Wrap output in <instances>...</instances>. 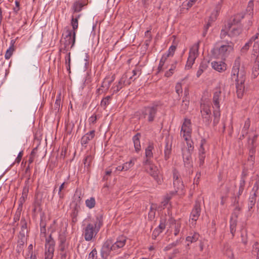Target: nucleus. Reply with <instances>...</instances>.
Masks as SVG:
<instances>
[{"label":"nucleus","instance_id":"61","mask_svg":"<svg viewBox=\"0 0 259 259\" xmlns=\"http://www.w3.org/2000/svg\"><path fill=\"white\" fill-rule=\"evenodd\" d=\"M97 251L96 248L93 249V250L89 253L88 259H95V257H97Z\"/></svg>","mask_w":259,"mask_h":259},{"label":"nucleus","instance_id":"24","mask_svg":"<svg viewBox=\"0 0 259 259\" xmlns=\"http://www.w3.org/2000/svg\"><path fill=\"white\" fill-rule=\"evenodd\" d=\"M245 185V180L243 177H242L240 181L239 187L238 192L237 193V196L235 198V201H236V202L237 203H238V200H239V198L240 196L241 195V194H242V193L244 190Z\"/></svg>","mask_w":259,"mask_h":259},{"label":"nucleus","instance_id":"44","mask_svg":"<svg viewBox=\"0 0 259 259\" xmlns=\"http://www.w3.org/2000/svg\"><path fill=\"white\" fill-rule=\"evenodd\" d=\"M96 204L95 199L94 197H91L85 201L86 206L90 209L93 208L95 207Z\"/></svg>","mask_w":259,"mask_h":259},{"label":"nucleus","instance_id":"47","mask_svg":"<svg viewBox=\"0 0 259 259\" xmlns=\"http://www.w3.org/2000/svg\"><path fill=\"white\" fill-rule=\"evenodd\" d=\"M222 7L221 3H219L215 8L214 11L215 14H212L211 16L210 17V18L212 19V20H213V19H216L217 16L218 15L219 13H220V11L221 10Z\"/></svg>","mask_w":259,"mask_h":259},{"label":"nucleus","instance_id":"4","mask_svg":"<svg viewBox=\"0 0 259 259\" xmlns=\"http://www.w3.org/2000/svg\"><path fill=\"white\" fill-rule=\"evenodd\" d=\"M66 35L64 40H61V45L59 49V53L63 54L68 53V51L72 49L75 44L76 35L73 32V35L71 34L69 29L65 31Z\"/></svg>","mask_w":259,"mask_h":259},{"label":"nucleus","instance_id":"20","mask_svg":"<svg viewBox=\"0 0 259 259\" xmlns=\"http://www.w3.org/2000/svg\"><path fill=\"white\" fill-rule=\"evenodd\" d=\"M146 169L157 182H158V174L159 171L156 166L154 164H150L149 166L146 167Z\"/></svg>","mask_w":259,"mask_h":259},{"label":"nucleus","instance_id":"37","mask_svg":"<svg viewBox=\"0 0 259 259\" xmlns=\"http://www.w3.org/2000/svg\"><path fill=\"white\" fill-rule=\"evenodd\" d=\"M137 161V158H133L129 161L125 162L122 165V168H124V170H127L130 168L132 167L135 164L136 161Z\"/></svg>","mask_w":259,"mask_h":259},{"label":"nucleus","instance_id":"42","mask_svg":"<svg viewBox=\"0 0 259 259\" xmlns=\"http://www.w3.org/2000/svg\"><path fill=\"white\" fill-rule=\"evenodd\" d=\"M154 149V147L152 145H149L145 149V156L146 158H151L153 157L152 150Z\"/></svg>","mask_w":259,"mask_h":259},{"label":"nucleus","instance_id":"50","mask_svg":"<svg viewBox=\"0 0 259 259\" xmlns=\"http://www.w3.org/2000/svg\"><path fill=\"white\" fill-rule=\"evenodd\" d=\"M112 96H108L105 98H104L101 102V106H103L105 108L106 107V106L109 105L110 103V101L111 99Z\"/></svg>","mask_w":259,"mask_h":259},{"label":"nucleus","instance_id":"38","mask_svg":"<svg viewBox=\"0 0 259 259\" xmlns=\"http://www.w3.org/2000/svg\"><path fill=\"white\" fill-rule=\"evenodd\" d=\"M66 56L65 57V65L66 66V69L68 72L70 73L71 72V53L69 52L68 53H66Z\"/></svg>","mask_w":259,"mask_h":259},{"label":"nucleus","instance_id":"2","mask_svg":"<svg viewBox=\"0 0 259 259\" xmlns=\"http://www.w3.org/2000/svg\"><path fill=\"white\" fill-rule=\"evenodd\" d=\"M102 225L103 221L101 217L85 219L83 225V235L85 240L90 241L95 238Z\"/></svg>","mask_w":259,"mask_h":259},{"label":"nucleus","instance_id":"59","mask_svg":"<svg viewBox=\"0 0 259 259\" xmlns=\"http://www.w3.org/2000/svg\"><path fill=\"white\" fill-rule=\"evenodd\" d=\"M176 50V47L175 46L172 45L169 48L168 52L165 54H168L169 57L173 56Z\"/></svg>","mask_w":259,"mask_h":259},{"label":"nucleus","instance_id":"8","mask_svg":"<svg viewBox=\"0 0 259 259\" xmlns=\"http://www.w3.org/2000/svg\"><path fill=\"white\" fill-rule=\"evenodd\" d=\"M253 51L254 53H258L252 68V77L253 78H259V40L253 41Z\"/></svg>","mask_w":259,"mask_h":259},{"label":"nucleus","instance_id":"36","mask_svg":"<svg viewBox=\"0 0 259 259\" xmlns=\"http://www.w3.org/2000/svg\"><path fill=\"white\" fill-rule=\"evenodd\" d=\"M237 226V220L236 219H233L231 218L230 221V232L232 234V237L235 235L236 232V228Z\"/></svg>","mask_w":259,"mask_h":259},{"label":"nucleus","instance_id":"56","mask_svg":"<svg viewBox=\"0 0 259 259\" xmlns=\"http://www.w3.org/2000/svg\"><path fill=\"white\" fill-rule=\"evenodd\" d=\"M93 160L92 156L91 155H88L85 157V158L84 159V164L85 166H90L91 163L92 162Z\"/></svg>","mask_w":259,"mask_h":259},{"label":"nucleus","instance_id":"22","mask_svg":"<svg viewBox=\"0 0 259 259\" xmlns=\"http://www.w3.org/2000/svg\"><path fill=\"white\" fill-rule=\"evenodd\" d=\"M211 66L214 70L220 72L227 69V65L224 61H213L211 62Z\"/></svg>","mask_w":259,"mask_h":259},{"label":"nucleus","instance_id":"60","mask_svg":"<svg viewBox=\"0 0 259 259\" xmlns=\"http://www.w3.org/2000/svg\"><path fill=\"white\" fill-rule=\"evenodd\" d=\"M252 42L249 39V41L246 42L245 45L242 48V52H246L249 48L250 46L252 45Z\"/></svg>","mask_w":259,"mask_h":259},{"label":"nucleus","instance_id":"45","mask_svg":"<svg viewBox=\"0 0 259 259\" xmlns=\"http://www.w3.org/2000/svg\"><path fill=\"white\" fill-rule=\"evenodd\" d=\"M250 125V121L249 118H247L244 123V126L242 130V133H243L244 135H247L248 134V130Z\"/></svg>","mask_w":259,"mask_h":259},{"label":"nucleus","instance_id":"62","mask_svg":"<svg viewBox=\"0 0 259 259\" xmlns=\"http://www.w3.org/2000/svg\"><path fill=\"white\" fill-rule=\"evenodd\" d=\"M241 237L242 238V242L244 244L247 243V234L246 231H242L241 233Z\"/></svg>","mask_w":259,"mask_h":259},{"label":"nucleus","instance_id":"46","mask_svg":"<svg viewBox=\"0 0 259 259\" xmlns=\"http://www.w3.org/2000/svg\"><path fill=\"white\" fill-rule=\"evenodd\" d=\"M61 105V94L57 96L55 103L54 104V108L56 112H59Z\"/></svg>","mask_w":259,"mask_h":259},{"label":"nucleus","instance_id":"26","mask_svg":"<svg viewBox=\"0 0 259 259\" xmlns=\"http://www.w3.org/2000/svg\"><path fill=\"white\" fill-rule=\"evenodd\" d=\"M199 238V234L197 232H191L188 236L186 238V241L190 243L196 242Z\"/></svg>","mask_w":259,"mask_h":259},{"label":"nucleus","instance_id":"48","mask_svg":"<svg viewBox=\"0 0 259 259\" xmlns=\"http://www.w3.org/2000/svg\"><path fill=\"white\" fill-rule=\"evenodd\" d=\"M220 37L221 38V40H226L227 39L231 40L230 33H228V32L224 29H222L220 34Z\"/></svg>","mask_w":259,"mask_h":259},{"label":"nucleus","instance_id":"17","mask_svg":"<svg viewBox=\"0 0 259 259\" xmlns=\"http://www.w3.org/2000/svg\"><path fill=\"white\" fill-rule=\"evenodd\" d=\"M95 131L92 130L82 137L80 140V143L82 146L87 147V145L89 141L95 137Z\"/></svg>","mask_w":259,"mask_h":259},{"label":"nucleus","instance_id":"49","mask_svg":"<svg viewBox=\"0 0 259 259\" xmlns=\"http://www.w3.org/2000/svg\"><path fill=\"white\" fill-rule=\"evenodd\" d=\"M81 193L80 191L77 190H76L75 193L74 195V201L76 202V204L77 205L78 203H80L81 201Z\"/></svg>","mask_w":259,"mask_h":259},{"label":"nucleus","instance_id":"52","mask_svg":"<svg viewBox=\"0 0 259 259\" xmlns=\"http://www.w3.org/2000/svg\"><path fill=\"white\" fill-rule=\"evenodd\" d=\"M67 184V183L63 182L59 187L58 195L60 199H63L64 197V193L62 190L65 188V185Z\"/></svg>","mask_w":259,"mask_h":259},{"label":"nucleus","instance_id":"58","mask_svg":"<svg viewBox=\"0 0 259 259\" xmlns=\"http://www.w3.org/2000/svg\"><path fill=\"white\" fill-rule=\"evenodd\" d=\"M101 88H103L106 93L110 88V83L106 82V78H105L101 85Z\"/></svg>","mask_w":259,"mask_h":259},{"label":"nucleus","instance_id":"12","mask_svg":"<svg viewBox=\"0 0 259 259\" xmlns=\"http://www.w3.org/2000/svg\"><path fill=\"white\" fill-rule=\"evenodd\" d=\"M191 121L190 119H185L181 127V136L184 138L185 140H188V138H191Z\"/></svg>","mask_w":259,"mask_h":259},{"label":"nucleus","instance_id":"31","mask_svg":"<svg viewBox=\"0 0 259 259\" xmlns=\"http://www.w3.org/2000/svg\"><path fill=\"white\" fill-rule=\"evenodd\" d=\"M121 78L123 81H124V84L126 86L130 85L132 82L137 78V77H134V78H133V77H128L127 73H125L122 75Z\"/></svg>","mask_w":259,"mask_h":259},{"label":"nucleus","instance_id":"32","mask_svg":"<svg viewBox=\"0 0 259 259\" xmlns=\"http://www.w3.org/2000/svg\"><path fill=\"white\" fill-rule=\"evenodd\" d=\"M224 253L230 259H234L232 249L229 244H225L223 249Z\"/></svg>","mask_w":259,"mask_h":259},{"label":"nucleus","instance_id":"51","mask_svg":"<svg viewBox=\"0 0 259 259\" xmlns=\"http://www.w3.org/2000/svg\"><path fill=\"white\" fill-rule=\"evenodd\" d=\"M241 32V29L239 28L233 27L230 32L231 38L238 35Z\"/></svg>","mask_w":259,"mask_h":259},{"label":"nucleus","instance_id":"35","mask_svg":"<svg viewBox=\"0 0 259 259\" xmlns=\"http://www.w3.org/2000/svg\"><path fill=\"white\" fill-rule=\"evenodd\" d=\"M207 64L205 62H202L199 67L198 70L196 73L197 77H199L202 73L207 69Z\"/></svg>","mask_w":259,"mask_h":259},{"label":"nucleus","instance_id":"15","mask_svg":"<svg viewBox=\"0 0 259 259\" xmlns=\"http://www.w3.org/2000/svg\"><path fill=\"white\" fill-rule=\"evenodd\" d=\"M222 91L220 88L214 90L212 98V107L213 109H220V102L222 101Z\"/></svg>","mask_w":259,"mask_h":259},{"label":"nucleus","instance_id":"53","mask_svg":"<svg viewBox=\"0 0 259 259\" xmlns=\"http://www.w3.org/2000/svg\"><path fill=\"white\" fill-rule=\"evenodd\" d=\"M83 6L78 2H75L73 6V9L74 12H79L81 11Z\"/></svg>","mask_w":259,"mask_h":259},{"label":"nucleus","instance_id":"57","mask_svg":"<svg viewBox=\"0 0 259 259\" xmlns=\"http://www.w3.org/2000/svg\"><path fill=\"white\" fill-rule=\"evenodd\" d=\"M175 89L176 93L179 96H180V94H182L183 92V90L181 83L178 82L176 85Z\"/></svg>","mask_w":259,"mask_h":259},{"label":"nucleus","instance_id":"5","mask_svg":"<svg viewBox=\"0 0 259 259\" xmlns=\"http://www.w3.org/2000/svg\"><path fill=\"white\" fill-rule=\"evenodd\" d=\"M200 41L193 45L189 51V57L185 66L186 69H190L195 62V59L198 56V50L199 48Z\"/></svg>","mask_w":259,"mask_h":259},{"label":"nucleus","instance_id":"64","mask_svg":"<svg viewBox=\"0 0 259 259\" xmlns=\"http://www.w3.org/2000/svg\"><path fill=\"white\" fill-rule=\"evenodd\" d=\"M162 232L157 228H155L152 233V237L153 239H155L156 237Z\"/></svg>","mask_w":259,"mask_h":259},{"label":"nucleus","instance_id":"30","mask_svg":"<svg viewBox=\"0 0 259 259\" xmlns=\"http://www.w3.org/2000/svg\"><path fill=\"white\" fill-rule=\"evenodd\" d=\"M15 41L14 40L11 41V45L9 49L7 50L5 57L6 59H9L13 55V53L15 50L14 44Z\"/></svg>","mask_w":259,"mask_h":259},{"label":"nucleus","instance_id":"63","mask_svg":"<svg viewBox=\"0 0 259 259\" xmlns=\"http://www.w3.org/2000/svg\"><path fill=\"white\" fill-rule=\"evenodd\" d=\"M28 190H29V188H28V187L27 186H25L23 189L22 196V198H23V201H25V198L27 197V194L28 193Z\"/></svg>","mask_w":259,"mask_h":259},{"label":"nucleus","instance_id":"3","mask_svg":"<svg viewBox=\"0 0 259 259\" xmlns=\"http://www.w3.org/2000/svg\"><path fill=\"white\" fill-rule=\"evenodd\" d=\"M234 44L231 40H221L217 42L211 50L212 55L216 58L225 61L233 51Z\"/></svg>","mask_w":259,"mask_h":259},{"label":"nucleus","instance_id":"14","mask_svg":"<svg viewBox=\"0 0 259 259\" xmlns=\"http://www.w3.org/2000/svg\"><path fill=\"white\" fill-rule=\"evenodd\" d=\"M111 251H114L113 248V241L112 239H107L103 244L101 250V254L103 258H106L110 254Z\"/></svg>","mask_w":259,"mask_h":259},{"label":"nucleus","instance_id":"39","mask_svg":"<svg viewBox=\"0 0 259 259\" xmlns=\"http://www.w3.org/2000/svg\"><path fill=\"white\" fill-rule=\"evenodd\" d=\"M124 81H123L122 78L121 77L120 80L118 81L117 84L113 87V89H114L113 91V94L117 93L123 87L126 86L125 84H124Z\"/></svg>","mask_w":259,"mask_h":259},{"label":"nucleus","instance_id":"9","mask_svg":"<svg viewBox=\"0 0 259 259\" xmlns=\"http://www.w3.org/2000/svg\"><path fill=\"white\" fill-rule=\"evenodd\" d=\"M259 188V182L256 181L252 188V191L253 193L249 197L248 201V213L250 216L251 215L253 211H252V209L254 207L255 204L256 203V192L258 190Z\"/></svg>","mask_w":259,"mask_h":259},{"label":"nucleus","instance_id":"21","mask_svg":"<svg viewBox=\"0 0 259 259\" xmlns=\"http://www.w3.org/2000/svg\"><path fill=\"white\" fill-rule=\"evenodd\" d=\"M183 158L184 165L189 169L192 167V153L183 151Z\"/></svg>","mask_w":259,"mask_h":259},{"label":"nucleus","instance_id":"19","mask_svg":"<svg viewBox=\"0 0 259 259\" xmlns=\"http://www.w3.org/2000/svg\"><path fill=\"white\" fill-rule=\"evenodd\" d=\"M126 239L125 236H121L117 238L116 241L113 242V248L114 251H117L118 249L123 247L126 243Z\"/></svg>","mask_w":259,"mask_h":259},{"label":"nucleus","instance_id":"43","mask_svg":"<svg viewBox=\"0 0 259 259\" xmlns=\"http://www.w3.org/2000/svg\"><path fill=\"white\" fill-rule=\"evenodd\" d=\"M255 145L250 146L249 151V160L252 161L254 160L255 153Z\"/></svg>","mask_w":259,"mask_h":259},{"label":"nucleus","instance_id":"18","mask_svg":"<svg viewBox=\"0 0 259 259\" xmlns=\"http://www.w3.org/2000/svg\"><path fill=\"white\" fill-rule=\"evenodd\" d=\"M172 143L167 138L165 140V146L164 149V158L165 160H167L171 155Z\"/></svg>","mask_w":259,"mask_h":259},{"label":"nucleus","instance_id":"7","mask_svg":"<svg viewBox=\"0 0 259 259\" xmlns=\"http://www.w3.org/2000/svg\"><path fill=\"white\" fill-rule=\"evenodd\" d=\"M158 105L153 104L152 106L145 107L142 110V114L144 118H147L149 122H152L155 118L157 112Z\"/></svg>","mask_w":259,"mask_h":259},{"label":"nucleus","instance_id":"55","mask_svg":"<svg viewBox=\"0 0 259 259\" xmlns=\"http://www.w3.org/2000/svg\"><path fill=\"white\" fill-rule=\"evenodd\" d=\"M258 244L255 242L253 246V252L256 255V259H259V247Z\"/></svg>","mask_w":259,"mask_h":259},{"label":"nucleus","instance_id":"41","mask_svg":"<svg viewBox=\"0 0 259 259\" xmlns=\"http://www.w3.org/2000/svg\"><path fill=\"white\" fill-rule=\"evenodd\" d=\"M60 259H70V252L68 249L64 250H59Z\"/></svg>","mask_w":259,"mask_h":259},{"label":"nucleus","instance_id":"6","mask_svg":"<svg viewBox=\"0 0 259 259\" xmlns=\"http://www.w3.org/2000/svg\"><path fill=\"white\" fill-rule=\"evenodd\" d=\"M55 241L53 238L52 234L46 239L45 259H52L55 251Z\"/></svg>","mask_w":259,"mask_h":259},{"label":"nucleus","instance_id":"40","mask_svg":"<svg viewBox=\"0 0 259 259\" xmlns=\"http://www.w3.org/2000/svg\"><path fill=\"white\" fill-rule=\"evenodd\" d=\"M186 141L187 148V150L183 151V152H186L188 153H192L194 150V146L193 142L192 140H191V138H188V140H185Z\"/></svg>","mask_w":259,"mask_h":259},{"label":"nucleus","instance_id":"29","mask_svg":"<svg viewBox=\"0 0 259 259\" xmlns=\"http://www.w3.org/2000/svg\"><path fill=\"white\" fill-rule=\"evenodd\" d=\"M172 225L174 226V234L175 236H177L180 233V229L181 228V223L179 220H174L172 221Z\"/></svg>","mask_w":259,"mask_h":259},{"label":"nucleus","instance_id":"16","mask_svg":"<svg viewBox=\"0 0 259 259\" xmlns=\"http://www.w3.org/2000/svg\"><path fill=\"white\" fill-rule=\"evenodd\" d=\"M201 116L203 119V121L207 125H209L210 123V114L211 111L210 107L208 105L204 104L201 106Z\"/></svg>","mask_w":259,"mask_h":259},{"label":"nucleus","instance_id":"27","mask_svg":"<svg viewBox=\"0 0 259 259\" xmlns=\"http://www.w3.org/2000/svg\"><path fill=\"white\" fill-rule=\"evenodd\" d=\"M173 184L175 188V191L171 192V195H174L179 190H182L184 188V185L181 180L174 181Z\"/></svg>","mask_w":259,"mask_h":259},{"label":"nucleus","instance_id":"33","mask_svg":"<svg viewBox=\"0 0 259 259\" xmlns=\"http://www.w3.org/2000/svg\"><path fill=\"white\" fill-rule=\"evenodd\" d=\"M213 126H217L219 123L220 119V109H213Z\"/></svg>","mask_w":259,"mask_h":259},{"label":"nucleus","instance_id":"13","mask_svg":"<svg viewBox=\"0 0 259 259\" xmlns=\"http://www.w3.org/2000/svg\"><path fill=\"white\" fill-rule=\"evenodd\" d=\"M201 211V202L197 199L195 201V204L190 215V219L194 222L193 225H195V222L198 220L200 215Z\"/></svg>","mask_w":259,"mask_h":259},{"label":"nucleus","instance_id":"54","mask_svg":"<svg viewBox=\"0 0 259 259\" xmlns=\"http://www.w3.org/2000/svg\"><path fill=\"white\" fill-rule=\"evenodd\" d=\"M253 3L252 1H249L246 9V11L248 13L249 15H251L253 13Z\"/></svg>","mask_w":259,"mask_h":259},{"label":"nucleus","instance_id":"28","mask_svg":"<svg viewBox=\"0 0 259 259\" xmlns=\"http://www.w3.org/2000/svg\"><path fill=\"white\" fill-rule=\"evenodd\" d=\"M178 62L177 61H175L174 62L170 65V67L169 69L165 72L164 76L166 77H169L173 75L175 73Z\"/></svg>","mask_w":259,"mask_h":259},{"label":"nucleus","instance_id":"11","mask_svg":"<svg viewBox=\"0 0 259 259\" xmlns=\"http://www.w3.org/2000/svg\"><path fill=\"white\" fill-rule=\"evenodd\" d=\"M58 241L59 250H64V249H68L70 238L67 237V233L65 231H63L59 233L58 237Z\"/></svg>","mask_w":259,"mask_h":259},{"label":"nucleus","instance_id":"25","mask_svg":"<svg viewBox=\"0 0 259 259\" xmlns=\"http://www.w3.org/2000/svg\"><path fill=\"white\" fill-rule=\"evenodd\" d=\"M140 137L141 134L140 133H137L133 138L134 147L137 152H139L141 150V144L140 141Z\"/></svg>","mask_w":259,"mask_h":259},{"label":"nucleus","instance_id":"1","mask_svg":"<svg viewBox=\"0 0 259 259\" xmlns=\"http://www.w3.org/2000/svg\"><path fill=\"white\" fill-rule=\"evenodd\" d=\"M240 58L237 57L231 72V79L236 82V93L238 98H242L244 93L246 72L244 68L240 69Z\"/></svg>","mask_w":259,"mask_h":259},{"label":"nucleus","instance_id":"34","mask_svg":"<svg viewBox=\"0 0 259 259\" xmlns=\"http://www.w3.org/2000/svg\"><path fill=\"white\" fill-rule=\"evenodd\" d=\"M20 223L21 224V229L19 235L22 238H24L25 233L27 232V223L25 219H21Z\"/></svg>","mask_w":259,"mask_h":259},{"label":"nucleus","instance_id":"10","mask_svg":"<svg viewBox=\"0 0 259 259\" xmlns=\"http://www.w3.org/2000/svg\"><path fill=\"white\" fill-rule=\"evenodd\" d=\"M207 149L206 141L204 139L201 140L199 148V165L201 167L204 163V160L206 157V153Z\"/></svg>","mask_w":259,"mask_h":259},{"label":"nucleus","instance_id":"23","mask_svg":"<svg viewBox=\"0 0 259 259\" xmlns=\"http://www.w3.org/2000/svg\"><path fill=\"white\" fill-rule=\"evenodd\" d=\"M80 17V15H78L77 16H72V19L71 20V25L72 27V30L70 29V31L71 34L73 35V32L75 33V35H76V30L78 28V19Z\"/></svg>","mask_w":259,"mask_h":259}]
</instances>
